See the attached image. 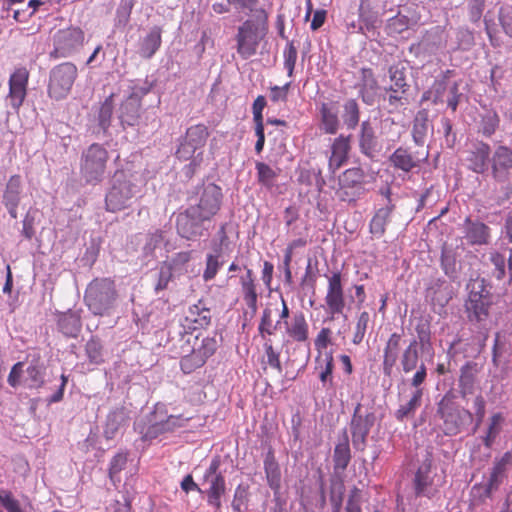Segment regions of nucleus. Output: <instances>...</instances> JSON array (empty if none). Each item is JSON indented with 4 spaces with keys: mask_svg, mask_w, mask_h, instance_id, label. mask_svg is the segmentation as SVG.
Masks as SVG:
<instances>
[{
    "mask_svg": "<svg viewBox=\"0 0 512 512\" xmlns=\"http://www.w3.org/2000/svg\"><path fill=\"white\" fill-rule=\"evenodd\" d=\"M435 418L441 423L439 428L446 436H456L473 423V414L454 401V395L447 392L437 403Z\"/></svg>",
    "mask_w": 512,
    "mask_h": 512,
    "instance_id": "obj_1",
    "label": "nucleus"
},
{
    "mask_svg": "<svg viewBox=\"0 0 512 512\" xmlns=\"http://www.w3.org/2000/svg\"><path fill=\"white\" fill-rule=\"evenodd\" d=\"M141 197V188L132 174L116 171L105 196L106 209L117 212L129 208Z\"/></svg>",
    "mask_w": 512,
    "mask_h": 512,
    "instance_id": "obj_2",
    "label": "nucleus"
},
{
    "mask_svg": "<svg viewBox=\"0 0 512 512\" xmlns=\"http://www.w3.org/2000/svg\"><path fill=\"white\" fill-rule=\"evenodd\" d=\"M84 301L89 311L96 316H109L118 302L115 282L110 278L92 280L85 291Z\"/></svg>",
    "mask_w": 512,
    "mask_h": 512,
    "instance_id": "obj_3",
    "label": "nucleus"
},
{
    "mask_svg": "<svg viewBox=\"0 0 512 512\" xmlns=\"http://www.w3.org/2000/svg\"><path fill=\"white\" fill-rule=\"evenodd\" d=\"M187 419L182 416L168 415L164 405L157 404L153 412L146 417V422L135 423V430L141 434L143 441H152L158 437L171 433L175 429L184 427Z\"/></svg>",
    "mask_w": 512,
    "mask_h": 512,
    "instance_id": "obj_4",
    "label": "nucleus"
},
{
    "mask_svg": "<svg viewBox=\"0 0 512 512\" xmlns=\"http://www.w3.org/2000/svg\"><path fill=\"white\" fill-rule=\"evenodd\" d=\"M109 154L107 149L98 143L87 147L81 155L80 171L88 184H99L105 178Z\"/></svg>",
    "mask_w": 512,
    "mask_h": 512,
    "instance_id": "obj_5",
    "label": "nucleus"
},
{
    "mask_svg": "<svg viewBox=\"0 0 512 512\" xmlns=\"http://www.w3.org/2000/svg\"><path fill=\"white\" fill-rule=\"evenodd\" d=\"M46 366L39 358H33L25 367L23 362L15 363L8 375V384L16 388L20 384L28 389H39L45 383Z\"/></svg>",
    "mask_w": 512,
    "mask_h": 512,
    "instance_id": "obj_6",
    "label": "nucleus"
},
{
    "mask_svg": "<svg viewBox=\"0 0 512 512\" xmlns=\"http://www.w3.org/2000/svg\"><path fill=\"white\" fill-rule=\"evenodd\" d=\"M491 175L501 184L503 195L501 199H508L512 194V149L505 145L497 146L490 159Z\"/></svg>",
    "mask_w": 512,
    "mask_h": 512,
    "instance_id": "obj_7",
    "label": "nucleus"
},
{
    "mask_svg": "<svg viewBox=\"0 0 512 512\" xmlns=\"http://www.w3.org/2000/svg\"><path fill=\"white\" fill-rule=\"evenodd\" d=\"M77 76L78 69L71 62H64L53 67L49 72L48 96L56 101L65 99L69 95Z\"/></svg>",
    "mask_w": 512,
    "mask_h": 512,
    "instance_id": "obj_8",
    "label": "nucleus"
},
{
    "mask_svg": "<svg viewBox=\"0 0 512 512\" xmlns=\"http://www.w3.org/2000/svg\"><path fill=\"white\" fill-rule=\"evenodd\" d=\"M209 136L208 129L203 124H197L186 130L185 136L181 137L176 156L180 160H192L189 166L198 165L197 158L202 156V148L205 146Z\"/></svg>",
    "mask_w": 512,
    "mask_h": 512,
    "instance_id": "obj_9",
    "label": "nucleus"
},
{
    "mask_svg": "<svg viewBox=\"0 0 512 512\" xmlns=\"http://www.w3.org/2000/svg\"><path fill=\"white\" fill-rule=\"evenodd\" d=\"M211 220L190 205L176 217V229L180 237L196 241L208 232Z\"/></svg>",
    "mask_w": 512,
    "mask_h": 512,
    "instance_id": "obj_10",
    "label": "nucleus"
},
{
    "mask_svg": "<svg viewBox=\"0 0 512 512\" xmlns=\"http://www.w3.org/2000/svg\"><path fill=\"white\" fill-rule=\"evenodd\" d=\"M469 297L466 302L468 318L471 322L481 323L489 314L491 304L489 291L486 289L484 279L470 282L467 286Z\"/></svg>",
    "mask_w": 512,
    "mask_h": 512,
    "instance_id": "obj_11",
    "label": "nucleus"
},
{
    "mask_svg": "<svg viewBox=\"0 0 512 512\" xmlns=\"http://www.w3.org/2000/svg\"><path fill=\"white\" fill-rule=\"evenodd\" d=\"M375 422V413L373 411H362V405L358 403L354 408L349 424L352 445L356 451L363 452L366 449L367 438Z\"/></svg>",
    "mask_w": 512,
    "mask_h": 512,
    "instance_id": "obj_12",
    "label": "nucleus"
},
{
    "mask_svg": "<svg viewBox=\"0 0 512 512\" xmlns=\"http://www.w3.org/2000/svg\"><path fill=\"white\" fill-rule=\"evenodd\" d=\"M50 57L66 58L76 53L84 43V32L78 27L59 29L53 35Z\"/></svg>",
    "mask_w": 512,
    "mask_h": 512,
    "instance_id": "obj_13",
    "label": "nucleus"
},
{
    "mask_svg": "<svg viewBox=\"0 0 512 512\" xmlns=\"http://www.w3.org/2000/svg\"><path fill=\"white\" fill-rule=\"evenodd\" d=\"M220 460L215 458L203 475V486H207L202 493L207 494V502L216 510L221 508V497L225 494L226 483L222 472L219 471Z\"/></svg>",
    "mask_w": 512,
    "mask_h": 512,
    "instance_id": "obj_14",
    "label": "nucleus"
},
{
    "mask_svg": "<svg viewBox=\"0 0 512 512\" xmlns=\"http://www.w3.org/2000/svg\"><path fill=\"white\" fill-rule=\"evenodd\" d=\"M327 291L324 298L326 312L332 320L337 315H342L346 306V297L344 285L342 283V275L339 271L326 275Z\"/></svg>",
    "mask_w": 512,
    "mask_h": 512,
    "instance_id": "obj_15",
    "label": "nucleus"
},
{
    "mask_svg": "<svg viewBox=\"0 0 512 512\" xmlns=\"http://www.w3.org/2000/svg\"><path fill=\"white\" fill-rule=\"evenodd\" d=\"M197 196V203L190 206L209 220H212L221 208L223 199L221 188L214 183L203 184L198 188Z\"/></svg>",
    "mask_w": 512,
    "mask_h": 512,
    "instance_id": "obj_16",
    "label": "nucleus"
},
{
    "mask_svg": "<svg viewBox=\"0 0 512 512\" xmlns=\"http://www.w3.org/2000/svg\"><path fill=\"white\" fill-rule=\"evenodd\" d=\"M437 473L432 468V459L429 455L422 461L418 467L414 479V491L416 497H426L431 499L439 491V484L436 483Z\"/></svg>",
    "mask_w": 512,
    "mask_h": 512,
    "instance_id": "obj_17",
    "label": "nucleus"
},
{
    "mask_svg": "<svg viewBox=\"0 0 512 512\" xmlns=\"http://www.w3.org/2000/svg\"><path fill=\"white\" fill-rule=\"evenodd\" d=\"M29 80V72L26 68H17L8 81L9 92L6 96V104L13 113L18 114L23 102L27 96V86Z\"/></svg>",
    "mask_w": 512,
    "mask_h": 512,
    "instance_id": "obj_18",
    "label": "nucleus"
},
{
    "mask_svg": "<svg viewBox=\"0 0 512 512\" xmlns=\"http://www.w3.org/2000/svg\"><path fill=\"white\" fill-rule=\"evenodd\" d=\"M236 40L237 52L243 59L253 56L261 40L258 25L252 20H246L238 28Z\"/></svg>",
    "mask_w": 512,
    "mask_h": 512,
    "instance_id": "obj_19",
    "label": "nucleus"
},
{
    "mask_svg": "<svg viewBox=\"0 0 512 512\" xmlns=\"http://www.w3.org/2000/svg\"><path fill=\"white\" fill-rule=\"evenodd\" d=\"M390 86L385 88L389 92L388 102L390 105L397 107L399 103L405 99V95L409 90V84L406 80L405 68L399 65H393L388 70Z\"/></svg>",
    "mask_w": 512,
    "mask_h": 512,
    "instance_id": "obj_20",
    "label": "nucleus"
},
{
    "mask_svg": "<svg viewBox=\"0 0 512 512\" xmlns=\"http://www.w3.org/2000/svg\"><path fill=\"white\" fill-rule=\"evenodd\" d=\"M23 197V181L20 175L10 176L2 194V204L11 218L18 217V206Z\"/></svg>",
    "mask_w": 512,
    "mask_h": 512,
    "instance_id": "obj_21",
    "label": "nucleus"
},
{
    "mask_svg": "<svg viewBox=\"0 0 512 512\" xmlns=\"http://www.w3.org/2000/svg\"><path fill=\"white\" fill-rule=\"evenodd\" d=\"M491 155V148L487 143L475 142L466 157L467 167L477 174H484L489 168Z\"/></svg>",
    "mask_w": 512,
    "mask_h": 512,
    "instance_id": "obj_22",
    "label": "nucleus"
},
{
    "mask_svg": "<svg viewBox=\"0 0 512 512\" xmlns=\"http://www.w3.org/2000/svg\"><path fill=\"white\" fill-rule=\"evenodd\" d=\"M263 468L267 485L272 490L274 499L278 501L281 498L282 473L274 451L271 448L264 457Z\"/></svg>",
    "mask_w": 512,
    "mask_h": 512,
    "instance_id": "obj_23",
    "label": "nucleus"
},
{
    "mask_svg": "<svg viewBox=\"0 0 512 512\" xmlns=\"http://www.w3.org/2000/svg\"><path fill=\"white\" fill-rule=\"evenodd\" d=\"M387 11L386 5H379L377 1L361 0L358 8L360 20L367 31L376 29L381 24V17Z\"/></svg>",
    "mask_w": 512,
    "mask_h": 512,
    "instance_id": "obj_24",
    "label": "nucleus"
},
{
    "mask_svg": "<svg viewBox=\"0 0 512 512\" xmlns=\"http://www.w3.org/2000/svg\"><path fill=\"white\" fill-rule=\"evenodd\" d=\"M462 229L464 238L470 245H487L490 241V227L480 221H474L467 217Z\"/></svg>",
    "mask_w": 512,
    "mask_h": 512,
    "instance_id": "obj_25",
    "label": "nucleus"
},
{
    "mask_svg": "<svg viewBox=\"0 0 512 512\" xmlns=\"http://www.w3.org/2000/svg\"><path fill=\"white\" fill-rule=\"evenodd\" d=\"M351 136L340 135L336 137L331 145V155L329 157V170L335 173L340 167L348 161Z\"/></svg>",
    "mask_w": 512,
    "mask_h": 512,
    "instance_id": "obj_26",
    "label": "nucleus"
},
{
    "mask_svg": "<svg viewBox=\"0 0 512 512\" xmlns=\"http://www.w3.org/2000/svg\"><path fill=\"white\" fill-rule=\"evenodd\" d=\"M211 312L208 308L204 307L201 302L191 306L184 317L181 326L186 332V329L196 330L205 328L210 324Z\"/></svg>",
    "mask_w": 512,
    "mask_h": 512,
    "instance_id": "obj_27",
    "label": "nucleus"
},
{
    "mask_svg": "<svg viewBox=\"0 0 512 512\" xmlns=\"http://www.w3.org/2000/svg\"><path fill=\"white\" fill-rule=\"evenodd\" d=\"M401 340L402 335L394 332L385 344L382 363V371L385 376H391L393 368L400 357Z\"/></svg>",
    "mask_w": 512,
    "mask_h": 512,
    "instance_id": "obj_28",
    "label": "nucleus"
},
{
    "mask_svg": "<svg viewBox=\"0 0 512 512\" xmlns=\"http://www.w3.org/2000/svg\"><path fill=\"white\" fill-rule=\"evenodd\" d=\"M284 328L287 336L295 342L303 343L309 339V325L302 312L294 313L290 321L284 322Z\"/></svg>",
    "mask_w": 512,
    "mask_h": 512,
    "instance_id": "obj_29",
    "label": "nucleus"
},
{
    "mask_svg": "<svg viewBox=\"0 0 512 512\" xmlns=\"http://www.w3.org/2000/svg\"><path fill=\"white\" fill-rule=\"evenodd\" d=\"M357 88L362 101L367 105H372L375 101L378 89V82L372 69L362 68Z\"/></svg>",
    "mask_w": 512,
    "mask_h": 512,
    "instance_id": "obj_30",
    "label": "nucleus"
},
{
    "mask_svg": "<svg viewBox=\"0 0 512 512\" xmlns=\"http://www.w3.org/2000/svg\"><path fill=\"white\" fill-rule=\"evenodd\" d=\"M359 149L369 158H373L379 150L375 130L369 120L363 121L360 125Z\"/></svg>",
    "mask_w": 512,
    "mask_h": 512,
    "instance_id": "obj_31",
    "label": "nucleus"
},
{
    "mask_svg": "<svg viewBox=\"0 0 512 512\" xmlns=\"http://www.w3.org/2000/svg\"><path fill=\"white\" fill-rule=\"evenodd\" d=\"M338 106L335 102L322 103L320 107V128L326 134H336L340 128Z\"/></svg>",
    "mask_w": 512,
    "mask_h": 512,
    "instance_id": "obj_32",
    "label": "nucleus"
},
{
    "mask_svg": "<svg viewBox=\"0 0 512 512\" xmlns=\"http://www.w3.org/2000/svg\"><path fill=\"white\" fill-rule=\"evenodd\" d=\"M162 42V29L153 26L147 34L140 38L138 54L145 59H150L158 51Z\"/></svg>",
    "mask_w": 512,
    "mask_h": 512,
    "instance_id": "obj_33",
    "label": "nucleus"
},
{
    "mask_svg": "<svg viewBox=\"0 0 512 512\" xmlns=\"http://www.w3.org/2000/svg\"><path fill=\"white\" fill-rule=\"evenodd\" d=\"M129 420V414L126 408L116 407L112 409L106 418L104 427V436L106 439H113L116 434L124 428Z\"/></svg>",
    "mask_w": 512,
    "mask_h": 512,
    "instance_id": "obj_34",
    "label": "nucleus"
},
{
    "mask_svg": "<svg viewBox=\"0 0 512 512\" xmlns=\"http://www.w3.org/2000/svg\"><path fill=\"white\" fill-rule=\"evenodd\" d=\"M423 390H413L409 398L400 403L394 412V417L399 422H405L414 418L416 411L422 405Z\"/></svg>",
    "mask_w": 512,
    "mask_h": 512,
    "instance_id": "obj_35",
    "label": "nucleus"
},
{
    "mask_svg": "<svg viewBox=\"0 0 512 512\" xmlns=\"http://www.w3.org/2000/svg\"><path fill=\"white\" fill-rule=\"evenodd\" d=\"M57 327L63 335L72 338L77 337L82 327L80 312L68 310L59 314Z\"/></svg>",
    "mask_w": 512,
    "mask_h": 512,
    "instance_id": "obj_36",
    "label": "nucleus"
},
{
    "mask_svg": "<svg viewBox=\"0 0 512 512\" xmlns=\"http://www.w3.org/2000/svg\"><path fill=\"white\" fill-rule=\"evenodd\" d=\"M351 449L349 444V436L346 429L342 431V437L335 445L333 452V462L335 472H343L351 461Z\"/></svg>",
    "mask_w": 512,
    "mask_h": 512,
    "instance_id": "obj_37",
    "label": "nucleus"
},
{
    "mask_svg": "<svg viewBox=\"0 0 512 512\" xmlns=\"http://www.w3.org/2000/svg\"><path fill=\"white\" fill-rule=\"evenodd\" d=\"M240 284L242 288L243 299L247 307L252 311L253 314L256 313L258 308V294L251 269H246V274L240 278Z\"/></svg>",
    "mask_w": 512,
    "mask_h": 512,
    "instance_id": "obj_38",
    "label": "nucleus"
},
{
    "mask_svg": "<svg viewBox=\"0 0 512 512\" xmlns=\"http://www.w3.org/2000/svg\"><path fill=\"white\" fill-rule=\"evenodd\" d=\"M394 207V205H386L385 207L379 208L373 215L369 223V230L376 238H381L384 235L386 225L390 221Z\"/></svg>",
    "mask_w": 512,
    "mask_h": 512,
    "instance_id": "obj_39",
    "label": "nucleus"
},
{
    "mask_svg": "<svg viewBox=\"0 0 512 512\" xmlns=\"http://www.w3.org/2000/svg\"><path fill=\"white\" fill-rule=\"evenodd\" d=\"M478 372V365L475 362H467L462 366L460 370L459 386L463 397L474 392Z\"/></svg>",
    "mask_w": 512,
    "mask_h": 512,
    "instance_id": "obj_40",
    "label": "nucleus"
},
{
    "mask_svg": "<svg viewBox=\"0 0 512 512\" xmlns=\"http://www.w3.org/2000/svg\"><path fill=\"white\" fill-rule=\"evenodd\" d=\"M391 165L405 173L411 172L418 166V161L412 156L408 149L404 147L397 148L389 157Z\"/></svg>",
    "mask_w": 512,
    "mask_h": 512,
    "instance_id": "obj_41",
    "label": "nucleus"
},
{
    "mask_svg": "<svg viewBox=\"0 0 512 512\" xmlns=\"http://www.w3.org/2000/svg\"><path fill=\"white\" fill-rule=\"evenodd\" d=\"M400 366L405 374H408L415 370L419 365L420 360V349L418 347V341L412 339L408 346L403 350L399 357Z\"/></svg>",
    "mask_w": 512,
    "mask_h": 512,
    "instance_id": "obj_42",
    "label": "nucleus"
},
{
    "mask_svg": "<svg viewBox=\"0 0 512 512\" xmlns=\"http://www.w3.org/2000/svg\"><path fill=\"white\" fill-rule=\"evenodd\" d=\"M318 366L317 369H320L319 379L322 383L323 388H332L334 386L333 381V369H334V359L332 352H325L324 357L321 359L318 357L316 359Z\"/></svg>",
    "mask_w": 512,
    "mask_h": 512,
    "instance_id": "obj_43",
    "label": "nucleus"
},
{
    "mask_svg": "<svg viewBox=\"0 0 512 512\" xmlns=\"http://www.w3.org/2000/svg\"><path fill=\"white\" fill-rule=\"evenodd\" d=\"M272 314L273 311L270 307H266L262 312L258 325V333L263 340L271 339L270 336L274 335L275 332L281 328V321L273 323Z\"/></svg>",
    "mask_w": 512,
    "mask_h": 512,
    "instance_id": "obj_44",
    "label": "nucleus"
},
{
    "mask_svg": "<svg viewBox=\"0 0 512 512\" xmlns=\"http://www.w3.org/2000/svg\"><path fill=\"white\" fill-rule=\"evenodd\" d=\"M342 120L347 129H355L360 120V108L355 99H348L343 104Z\"/></svg>",
    "mask_w": 512,
    "mask_h": 512,
    "instance_id": "obj_45",
    "label": "nucleus"
},
{
    "mask_svg": "<svg viewBox=\"0 0 512 512\" xmlns=\"http://www.w3.org/2000/svg\"><path fill=\"white\" fill-rule=\"evenodd\" d=\"M140 103L125 101L120 108L119 119L123 126H135L139 123Z\"/></svg>",
    "mask_w": 512,
    "mask_h": 512,
    "instance_id": "obj_46",
    "label": "nucleus"
},
{
    "mask_svg": "<svg viewBox=\"0 0 512 512\" xmlns=\"http://www.w3.org/2000/svg\"><path fill=\"white\" fill-rule=\"evenodd\" d=\"M365 173L360 167H353L343 172L339 179L342 188H361Z\"/></svg>",
    "mask_w": 512,
    "mask_h": 512,
    "instance_id": "obj_47",
    "label": "nucleus"
},
{
    "mask_svg": "<svg viewBox=\"0 0 512 512\" xmlns=\"http://www.w3.org/2000/svg\"><path fill=\"white\" fill-rule=\"evenodd\" d=\"M221 248L218 247L215 250V254H207L206 256V268L203 272V279L210 281L215 278L219 269L223 266V261L220 260Z\"/></svg>",
    "mask_w": 512,
    "mask_h": 512,
    "instance_id": "obj_48",
    "label": "nucleus"
},
{
    "mask_svg": "<svg viewBox=\"0 0 512 512\" xmlns=\"http://www.w3.org/2000/svg\"><path fill=\"white\" fill-rule=\"evenodd\" d=\"M255 168L259 183L268 189L272 188L277 177L276 171L264 162H257Z\"/></svg>",
    "mask_w": 512,
    "mask_h": 512,
    "instance_id": "obj_49",
    "label": "nucleus"
},
{
    "mask_svg": "<svg viewBox=\"0 0 512 512\" xmlns=\"http://www.w3.org/2000/svg\"><path fill=\"white\" fill-rule=\"evenodd\" d=\"M86 356L91 364L99 365L104 361L103 346L99 339L91 337L85 345Z\"/></svg>",
    "mask_w": 512,
    "mask_h": 512,
    "instance_id": "obj_50",
    "label": "nucleus"
},
{
    "mask_svg": "<svg viewBox=\"0 0 512 512\" xmlns=\"http://www.w3.org/2000/svg\"><path fill=\"white\" fill-rule=\"evenodd\" d=\"M153 87V83L148 80H133L130 82V95L126 101H136L140 103L143 96L148 94Z\"/></svg>",
    "mask_w": 512,
    "mask_h": 512,
    "instance_id": "obj_51",
    "label": "nucleus"
},
{
    "mask_svg": "<svg viewBox=\"0 0 512 512\" xmlns=\"http://www.w3.org/2000/svg\"><path fill=\"white\" fill-rule=\"evenodd\" d=\"M499 126V117L495 111H487L481 116L479 132L486 137H490Z\"/></svg>",
    "mask_w": 512,
    "mask_h": 512,
    "instance_id": "obj_52",
    "label": "nucleus"
},
{
    "mask_svg": "<svg viewBox=\"0 0 512 512\" xmlns=\"http://www.w3.org/2000/svg\"><path fill=\"white\" fill-rule=\"evenodd\" d=\"M441 267L445 275L454 280L457 278L456 256L452 249L444 248L441 254Z\"/></svg>",
    "mask_w": 512,
    "mask_h": 512,
    "instance_id": "obj_53",
    "label": "nucleus"
},
{
    "mask_svg": "<svg viewBox=\"0 0 512 512\" xmlns=\"http://www.w3.org/2000/svg\"><path fill=\"white\" fill-rule=\"evenodd\" d=\"M206 361L204 358L193 349L191 354L185 355L180 361L181 370L185 374H190L196 369L202 367Z\"/></svg>",
    "mask_w": 512,
    "mask_h": 512,
    "instance_id": "obj_54",
    "label": "nucleus"
},
{
    "mask_svg": "<svg viewBox=\"0 0 512 512\" xmlns=\"http://www.w3.org/2000/svg\"><path fill=\"white\" fill-rule=\"evenodd\" d=\"M446 89L447 80L445 78L436 80L431 89L423 94L422 100H431L433 104L442 103Z\"/></svg>",
    "mask_w": 512,
    "mask_h": 512,
    "instance_id": "obj_55",
    "label": "nucleus"
},
{
    "mask_svg": "<svg viewBox=\"0 0 512 512\" xmlns=\"http://www.w3.org/2000/svg\"><path fill=\"white\" fill-rule=\"evenodd\" d=\"M503 422V417L500 413H496L491 417V421L488 427V431L486 436L484 437V445L486 447H491L494 443L496 437L499 435L501 431V424Z\"/></svg>",
    "mask_w": 512,
    "mask_h": 512,
    "instance_id": "obj_56",
    "label": "nucleus"
},
{
    "mask_svg": "<svg viewBox=\"0 0 512 512\" xmlns=\"http://www.w3.org/2000/svg\"><path fill=\"white\" fill-rule=\"evenodd\" d=\"M428 128L429 125L427 118L416 117L412 129V136L416 145L422 146L424 144Z\"/></svg>",
    "mask_w": 512,
    "mask_h": 512,
    "instance_id": "obj_57",
    "label": "nucleus"
},
{
    "mask_svg": "<svg viewBox=\"0 0 512 512\" xmlns=\"http://www.w3.org/2000/svg\"><path fill=\"white\" fill-rule=\"evenodd\" d=\"M113 114V103L110 98L106 99L99 108L98 112V125L106 132L111 124Z\"/></svg>",
    "mask_w": 512,
    "mask_h": 512,
    "instance_id": "obj_58",
    "label": "nucleus"
},
{
    "mask_svg": "<svg viewBox=\"0 0 512 512\" xmlns=\"http://www.w3.org/2000/svg\"><path fill=\"white\" fill-rule=\"evenodd\" d=\"M505 471V463L503 461L494 465L490 477L486 484L485 495L489 496L491 492L500 484Z\"/></svg>",
    "mask_w": 512,
    "mask_h": 512,
    "instance_id": "obj_59",
    "label": "nucleus"
},
{
    "mask_svg": "<svg viewBox=\"0 0 512 512\" xmlns=\"http://www.w3.org/2000/svg\"><path fill=\"white\" fill-rule=\"evenodd\" d=\"M369 321L370 316L368 312L363 311L359 314L352 338L353 344L359 345L363 341Z\"/></svg>",
    "mask_w": 512,
    "mask_h": 512,
    "instance_id": "obj_60",
    "label": "nucleus"
},
{
    "mask_svg": "<svg viewBox=\"0 0 512 512\" xmlns=\"http://www.w3.org/2000/svg\"><path fill=\"white\" fill-rule=\"evenodd\" d=\"M284 57V68L287 71L289 77L293 76L295 64L297 61V49L294 46L293 41H288L283 52Z\"/></svg>",
    "mask_w": 512,
    "mask_h": 512,
    "instance_id": "obj_61",
    "label": "nucleus"
},
{
    "mask_svg": "<svg viewBox=\"0 0 512 512\" xmlns=\"http://www.w3.org/2000/svg\"><path fill=\"white\" fill-rule=\"evenodd\" d=\"M263 347H264V351H265V356L267 358V364L270 367L276 369L278 372H281L282 365L280 362V353L277 352L273 348L272 340L271 339L264 340Z\"/></svg>",
    "mask_w": 512,
    "mask_h": 512,
    "instance_id": "obj_62",
    "label": "nucleus"
},
{
    "mask_svg": "<svg viewBox=\"0 0 512 512\" xmlns=\"http://www.w3.org/2000/svg\"><path fill=\"white\" fill-rule=\"evenodd\" d=\"M0 503L7 512H25L20 502L7 490H0Z\"/></svg>",
    "mask_w": 512,
    "mask_h": 512,
    "instance_id": "obj_63",
    "label": "nucleus"
},
{
    "mask_svg": "<svg viewBox=\"0 0 512 512\" xmlns=\"http://www.w3.org/2000/svg\"><path fill=\"white\" fill-rule=\"evenodd\" d=\"M217 347L218 341L216 336H208L202 339L201 345L195 350L207 361V359L215 353Z\"/></svg>",
    "mask_w": 512,
    "mask_h": 512,
    "instance_id": "obj_64",
    "label": "nucleus"
}]
</instances>
